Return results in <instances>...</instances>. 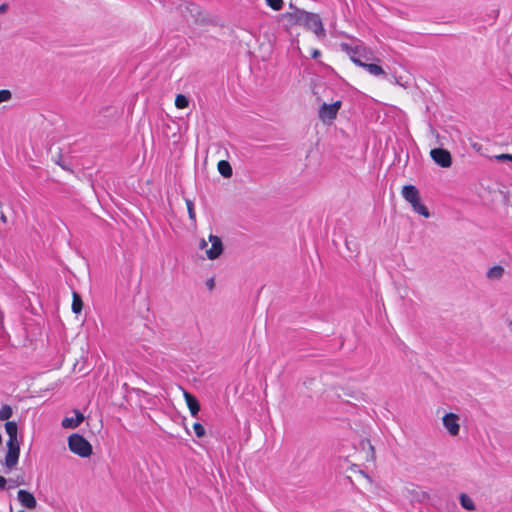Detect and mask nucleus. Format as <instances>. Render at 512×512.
<instances>
[{"label": "nucleus", "instance_id": "1", "mask_svg": "<svg viewBox=\"0 0 512 512\" xmlns=\"http://www.w3.org/2000/svg\"><path fill=\"white\" fill-rule=\"evenodd\" d=\"M291 11L280 15L279 21L283 22L286 29L299 25L304 26L308 30H312L317 37H325V29L322 20L318 14L307 12L294 6L289 5Z\"/></svg>", "mask_w": 512, "mask_h": 512}, {"label": "nucleus", "instance_id": "2", "mask_svg": "<svg viewBox=\"0 0 512 512\" xmlns=\"http://www.w3.org/2000/svg\"><path fill=\"white\" fill-rule=\"evenodd\" d=\"M68 447L70 451L82 458L90 457L92 454V445L82 435L74 433L68 437Z\"/></svg>", "mask_w": 512, "mask_h": 512}, {"label": "nucleus", "instance_id": "3", "mask_svg": "<svg viewBox=\"0 0 512 512\" xmlns=\"http://www.w3.org/2000/svg\"><path fill=\"white\" fill-rule=\"evenodd\" d=\"M342 102L336 101L332 104L323 103L318 112L319 118L325 122H331L337 117L338 111L341 108Z\"/></svg>", "mask_w": 512, "mask_h": 512}, {"label": "nucleus", "instance_id": "4", "mask_svg": "<svg viewBox=\"0 0 512 512\" xmlns=\"http://www.w3.org/2000/svg\"><path fill=\"white\" fill-rule=\"evenodd\" d=\"M430 156L442 168H449L452 165V156L447 149L434 148L430 151Z\"/></svg>", "mask_w": 512, "mask_h": 512}, {"label": "nucleus", "instance_id": "5", "mask_svg": "<svg viewBox=\"0 0 512 512\" xmlns=\"http://www.w3.org/2000/svg\"><path fill=\"white\" fill-rule=\"evenodd\" d=\"M7 452L5 455L4 465L7 468L5 473L11 471L17 464L20 456V444H6Z\"/></svg>", "mask_w": 512, "mask_h": 512}, {"label": "nucleus", "instance_id": "6", "mask_svg": "<svg viewBox=\"0 0 512 512\" xmlns=\"http://www.w3.org/2000/svg\"><path fill=\"white\" fill-rule=\"evenodd\" d=\"M209 241L211 242V248L206 250L208 259L215 260L220 257L223 253L224 246L219 236L210 234Z\"/></svg>", "mask_w": 512, "mask_h": 512}, {"label": "nucleus", "instance_id": "7", "mask_svg": "<svg viewBox=\"0 0 512 512\" xmlns=\"http://www.w3.org/2000/svg\"><path fill=\"white\" fill-rule=\"evenodd\" d=\"M443 425L451 436H457L460 432V425L458 423L459 416L454 413H447L442 418Z\"/></svg>", "mask_w": 512, "mask_h": 512}, {"label": "nucleus", "instance_id": "8", "mask_svg": "<svg viewBox=\"0 0 512 512\" xmlns=\"http://www.w3.org/2000/svg\"><path fill=\"white\" fill-rule=\"evenodd\" d=\"M352 62L359 67L366 69L370 74L374 76L386 75L383 68L375 63H365L360 57H352Z\"/></svg>", "mask_w": 512, "mask_h": 512}, {"label": "nucleus", "instance_id": "9", "mask_svg": "<svg viewBox=\"0 0 512 512\" xmlns=\"http://www.w3.org/2000/svg\"><path fill=\"white\" fill-rule=\"evenodd\" d=\"M18 501L27 509H34L37 506V501L34 495L27 490H19L17 493Z\"/></svg>", "mask_w": 512, "mask_h": 512}, {"label": "nucleus", "instance_id": "10", "mask_svg": "<svg viewBox=\"0 0 512 512\" xmlns=\"http://www.w3.org/2000/svg\"><path fill=\"white\" fill-rule=\"evenodd\" d=\"M183 392H184V398H185L186 404L190 410L191 415L194 418H197L198 413L200 411V403H199L198 399L193 394L189 393L186 390H183Z\"/></svg>", "mask_w": 512, "mask_h": 512}, {"label": "nucleus", "instance_id": "11", "mask_svg": "<svg viewBox=\"0 0 512 512\" xmlns=\"http://www.w3.org/2000/svg\"><path fill=\"white\" fill-rule=\"evenodd\" d=\"M75 417H65L62 420V427L64 428H77L84 420V415L79 410H74Z\"/></svg>", "mask_w": 512, "mask_h": 512}, {"label": "nucleus", "instance_id": "12", "mask_svg": "<svg viewBox=\"0 0 512 512\" xmlns=\"http://www.w3.org/2000/svg\"><path fill=\"white\" fill-rule=\"evenodd\" d=\"M5 430L8 434V440L6 444H20L17 438V432H18V426L17 423L14 421H7L5 423Z\"/></svg>", "mask_w": 512, "mask_h": 512}, {"label": "nucleus", "instance_id": "13", "mask_svg": "<svg viewBox=\"0 0 512 512\" xmlns=\"http://www.w3.org/2000/svg\"><path fill=\"white\" fill-rule=\"evenodd\" d=\"M402 196L407 202H411L420 196L419 190L414 185H405L402 188Z\"/></svg>", "mask_w": 512, "mask_h": 512}, {"label": "nucleus", "instance_id": "14", "mask_svg": "<svg viewBox=\"0 0 512 512\" xmlns=\"http://www.w3.org/2000/svg\"><path fill=\"white\" fill-rule=\"evenodd\" d=\"M414 210V212L418 213L419 215L428 218L430 217V212L428 208L421 202V197H417V199L409 202Z\"/></svg>", "mask_w": 512, "mask_h": 512}, {"label": "nucleus", "instance_id": "15", "mask_svg": "<svg viewBox=\"0 0 512 512\" xmlns=\"http://www.w3.org/2000/svg\"><path fill=\"white\" fill-rule=\"evenodd\" d=\"M217 167H218L219 173L223 177L230 178L232 176V174H233L232 166L228 161H226V160L219 161Z\"/></svg>", "mask_w": 512, "mask_h": 512}, {"label": "nucleus", "instance_id": "16", "mask_svg": "<svg viewBox=\"0 0 512 512\" xmlns=\"http://www.w3.org/2000/svg\"><path fill=\"white\" fill-rule=\"evenodd\" d=\"M504 268L500 265H495L488 269L486 276L489 279H500L504 275Z\"/></svg>", "mask_w": 512, "mask_h": 512}, {"label": "nucleus", "instance_id": "17", "mask_svg": "<svg viewBox=\"0 0 512 512\" xmlns=\"http://www.w3.org/2000/svg\"><path fill=\"white\" fill-rule=\"evenodd\" d=\"M73 301H72V312L75 313V314H79L81 313L82 309H83V301H82V298L80 296L79 293H77L76 291H73Z\"/></svg>", "mask_w": 512, "mask_h": 512}, {"label": "nucleus", "instance_id": "18", "mask_svg": "<svg viewBox=\"0 0 512 512\" xmlns=\"http://www.w3.org/2000/svg\"><path fill=\"white\" fill-rule=\"evenodd\" d=\"M460 504L465 510L468 511H474L476 509L473 500L465 493L460 495Z\"/></svg>", "mask_w": 512, "mask_h": 512}, {"label": "nucleus", "instance_id": "19", "mask_svg": "<svg viewBox=\"0 0 512 512\" xmlns=\"http://www.w3.org/2000/svg\"><path fill=\"white\" fill-rule=\"evenodd\" d=\"M13 414V410L10 405L4 404L0 409V420H8Z\"/></svg>", "mask_w": 512, "mask_h": 512}, {"label": "nucleus", "instance_id": "20", "mask_svg": "<svg viewBox=\"0 0 512 512\" xmlns=\"http://www.w3.org/2000/svg\"><path fill=\"white\" fill-rule=\"evenodd\" d=\"M189 105V99L183 95V94H178L175 98V106L179 109H184L186 107H188Z\"/></svg>", "mask_w": 512, "mask_h": 512}, {"label": "nucleus", "instance_id": "21", "mask_svg": "<svg viewBox=\"0 0 512 512\" xmlns=\"http://www.w3.org/2000/svg\"><path fill=\"white\" fill-rule=\"evenodd\" d=\"M341 48L343 51H345L348 55H350V59L352 60V57H357L356 54L359 52V47H352L351 45L347 43H342Z\"/></svg>", "mask_w": 512, "mask_h": 512}, {"label": "nucleus", "instance_id": "22", "mask_svg": "<svg viewBox=\"0 0 512 512\" xmlns=\"http://www.w3.org/2000/svg\"><path fill=\"white\" fill-rule=\"evenodd\" d=\"M186 205L188 210L189 219L196 222V214L194 210V204L190 199H186Z\"/></svg>", "mask_w": 512, "mask_h": 512}, {"label": "nucleus", "instance_id": "23", "mask_svg": "<svg viewBox=\"0 0 512 512\" xmlns=\"http://www.w3.org/2000/svg\"><path fill=\"white\" fill-rule=\"evenodd\" d=\"M193 429H194L195 435L198 438H202L206 434L204 426L201 423H199V422L194 423Z\"/></svg>", "mask_w": 512, "mask_h": 512}, {"label": "nucleus", "instance_id": "24", "mask_svg": "<svg viewBox=\"0 0 512 512\" xmlns=\"http://www.w3.org/2000/svg\"><path fill=\"white\" fill-rule=\"evenodd\" d=\"M266 4L275 11H278L283 6V0H265Z\"/></svg>", "mask_w": 512, "mask_h": 512}, {"label": "nucleus", "instance_id": "25", "mask_svg": "<svg viewBox=\"0 0 512 512\" xmlns=\"http://www.w3.org/2000/svg\"><path fill=\"white\" fill-rule=\"evenodd\" d=\"M12 98V93L10 90L2 89L0 90V104L2 102L9 101Z\"/></svg>", "mask_w": 512, "mask_h": 512}, {"label": "nucleus", "instance_id": "26", "mask_svg": "<svg viewBox=\"0 0 512 512\" xmlns=\"http://www.w3.org/2000/svg\"><path fill=\"white\" fill-rule=\"evenodd\" d=\"M7 481L10 483L9 488L18 487L20 485H24L25 484V482H24L22 477H17L16 479H9Z\"/></svg>", "mask_w": 512, "mask_h": 512}, {"label": "nucleus", "instance_id": "27", "mask_svg": "<svg viewBox=\"0 0 512 512\" xmlns=\"http://www.w3.org/2000/svg\"><path fill=\"white\" fill-rule=\"evenodd\" d=\"M495 159L499 162L510 161L512 162V154H500L496 155Z\"/></svg>", "mask_w": 512, "mask_h": 512}, {"label": "nucleus", "instance_id": "28", "mask_svg": "<svg viewBox=\"0 0 512 512\" xmlns=\"http://www.w3.org/2000/svg\"><path fill=\"white\" fill-rule=\"evenodd\" d=\"M7 482V479L0 475V490H4L6 488Z\"/></svg>", "mask_w": 512, "mask_h": 512}, {"label": "nucleus", "instance_id": "29", "mask_svg": "<svg viewBox=\"0 0 512 512\" xmlns=\"http://www.w3.org/2000/svg\"><path fill=\"white\" fill-rule=\"evenodd\" d=\"M206 285H207L208 289L212 290L215 286L214 279L213 278L208 279L206 282Z\"/></svg>", "mask_w": 512, "mask_h": 512}, {"label": "nucleus", "instance_id": "30", "mask_svg": "<svg viewBox=\"0 0 512 512\" xmlns=\"http://www.w3.org/2000/svg\"><path fill=\"white\" fill-rule=\"evenodd\" d=\"M321 56V52L318 49H314L311 53V57L313 59H317Z\"/></svg>", "mask_w": 512, "mask_h": 512}, {"label": "nucleus", "instance_id": "31", "mask_svg": "<svg viewBox=\"0 0 512 512\" xmlns=\"http://www.w3.org/2000/svg\"><path fill=\"white\" fill-rule=\"evenodd\" d=\"M8 10V4L3 3L0 5V14L5 13Z\"/></svg>", "mask_w": 512, "mask_h": 512}, {"label": "nucleus", "instance_id": "32", "mask_svg": "<svg viewBox=\"0 0 512 512\" xmlns=\"http://www.w3.org/2000/svg\"><path fill=\"white\" fill-rule=\"evenodd\" d=\"M206 247H207V242H206L204 239H202V240L200 241V243H199V248H200V249H204V248H206Z\"/></svg>", "mask_w": 512, "mask_h": 512}, {"label": "nucleus", "instance_id": "33", "mask_svg": "<svg viewBox=\"0 0 512 512\" xmlns=\"http://www.w3.org/2000/svg\"><path fill=\"white\" fill-rule=\"evenodd\" d=\"M0 219L5 223L7 221L6 216L2 213Z\"/></svg>", "mask_w": 512, "mask_h": 512}, {"label": "nucleus", "instance_id": "34", "mask_svg": "<svg viewBox=\"0 0 512 512\" xmlns=\"http://www.w3.org/2000/svg\"><path fill=\"white\" fill-rule=\"evenodd\" d=\"M369 446H370L371 451L374 452L373 446L371 444H369Z\"/></svg>", "mask_w": 512, "mask_h": 512}, {"label": "nucleus", "instance_id": "35", "mask_svg": "<svg viewBox=\"0 0 512 512\" xmlns=\"http://www.w3.org/2000/svg\"><path fill=\"white\" fill-rule=\"evenodd\" d=\"M18 512H25V511H24V510H20V511H18Z\"/></svg>", "mask_w": 512, "mask_h": 512}]
</instances>
